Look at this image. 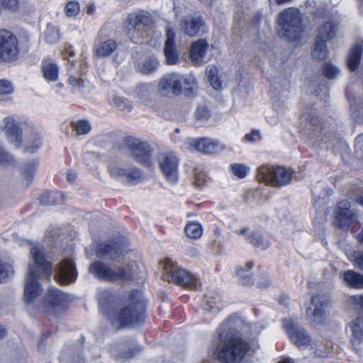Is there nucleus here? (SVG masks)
Listing matches in <instances>:
<instances>
[{
    "mask_svg": "<svg viewBox=\"0 0 363 363\" xmlns=\"http://www.w3.org/2000/svg\"><path fill=\"white\" fill-rule=\"evenodd\" d=\"M246 239L255 247L265 250L269 247V242L265 240L259 232H253L250 235L246 236Z\"/></svg>",
    "mask_w": 363,
    "mask_h": 363,
    "instance_id": "40",
    "label": "nucleus"
},
{
    "mask_svg": "<svg viewBox=\"0 0 363 363\" xmlns=\"http://www.w3.org/2000/svg\"><path fill=\"white\" fill-rule=\"evenodd\" d=\"M113 104L121 111L128 110L129 111L131 109L130 106L128 105L125 101L121 97L114 98L113 99Z\"/></svg>",
    "mask_w": 363,
    "mask_h": 363,
    "instance_id": "56",
    "label": "nucleus"
},
{
    "mask_svg": "<svg viewBox=\"0 0 363 363\" xmlns=\"http://www.w3.org/2000/svg\"><path fill=\"white\" fill-rule=\"evenodd\" d=\"M40 203L45 206L60 204L63 201V195L59 191H45L41 194Z\"/></svg>",
    "mask_w": 363,
    "mask_h": 363,
    "instance_id": "35",
    "label": "nucleus"
},
{
    "mask_svg": "<svg viewBox=\"0 0 363 363\" xmlns=\"http://www.w3.org/2000/svg\"><path fill=\"white\" fill-rule=\"evenodd\" d=\"M208 44L204 39H199L192 43L190 48V58L196 66H201L203 62Z\"/></svg>",
    "mask_w": 363,
    "mask_h": 363,
    "instance_id": "24",
    "label": "nucleus"
},
{
    "mask_svg": "<svg viewBox=\"0 0 363 363\" xmlns=\"http://www.w3.org/2000/svg\"><path fill=\"white\" fill-rule=\"evenodd\" d=\"M284 326L286 328L291 341L298 347L308 345L311 339L304 328L294 323L291 320H285Z\"/></svg>",
    "mask_w": 363,
    "mask_h": 363,
    "instance_id": "18",
    "label": "nucleus"
},
{
    "mask_svg": "<svg viewBox=\"0 0 363 363\" xmlns=\"http://www.w3.org/2000/svg\"><path fill=\"white\" fill-rule=\"evenodd\" d=\"M206 74L208 79L212 77H215L218 74V69L216 66L213 65H208L206 67Z\"/></svg>",
    "mask_w": 363,
    "mask_h": 363,
    "instance_id": "60",
    "label": "nucleus"
},
{
    "mask_svg": "<svg viewBox=\"0 0 363 363\" xmlns=\"http://www.w3.org/2000/svg\"><path fill=\"white\" fill-rule=\"evenodd\" d=\"M313 196L315 202L323 199L328 194L324 184L318 182L312 189Z\"/></svg>",
    "mask_w": 363,
    "mask_h": 363,
    "instance_id": "49",
    "label": "nucleus"
},
{
    "mask_svg": "<svg viewBox=\"0 0 363 363\" xmlns=\"http://www.w3.org/2000/svg\"><path fill=\"white\" fill-rule=\"evenodd\" d=\"M30 255L32 262L28 264L24 287V301L28 303H33L42 292L38 281L50 279L52 273V267L43 248L35 245L31 247Z\"/></svg>",
    "mask_w": 363,
    "mask_h": 363,
    "instance_id": "2",
    "label": "nucleus"
},
{
    "mask_svg": "<svg viewBox=\"0 0 363 363\" xmlns=\"http://www.w3.org/2000/svg\"><path fill=\"white\" fill-rule=\"evenodd\" d=\"M338 27L335 21H325L319 26L317 38L325 41L330 40L337 35Z\"/></svg>",
    "mask_w": 363,
    "mask_h": 363,
    "instance_id": "30",
    "label": "nucleus"
},
{
    "mask_svg": "<svg viewBox=\"0 0 363 363\" xmlns=\"http://www.w3.org/2000/svg\"><path fill=\"white\" fill-rule=\"evenodd\" d=\"M37 166L38 162L33 160L24 164L21 168V174L26 186H28L31 183Z\"/></svg>",
    "mask_w": 363,
    "mask_h": 363,
    "instance_id": "36",
    "label": "nucleus"
},
{
    "mask_svg": "<svg viewBox=\"0 0 363 363\" xmlns=\"http://www.w3.org/2000/svg\"><path fill=\"white\" fill-rule=\"evenodd\" d=\"M77 178V174L74 172H69L67 174V179L69 182H74Z\"/></svg>",
    "mask_w": 363,
    "mask_h": 363,
    "instance_id": "64",
    "label": "nucleus"
},
{
    "mask_svg": "<svg viewBox=\"0 0 363 363\" xmlns=\"http://www.w3.org/2000/svg\"><path fill=\"white\" fill-rule=\"evenodd\" d=\"M159 167L166 178L171 184H175L178 179L177 157L172 152L160 153L157 158Z\"/></svg>",
    "mask_w": 363,
    "mask_h": 363,
    "instance_id": "14",
    "label": "nucleus"
},
{
    "mask_svg": "<svg viewBox=\"0 0 363 363\" xmlns=\"http://www.w3.org/2000/svg\"><path fill=\"white\" fill-rule=\"evenodd\" d=\"M138 266L135 262L107 264L96 261L91 264L89 272L96 279L108 282L127 281L138 276Z\"/></svg>",
    "mask_w": 363,
    "mask_h": 363,
    "instance_id": "4",
    "label": "nucleus"
},
{
    "mask_svg": "<svg viewBox=\"0 0 363 363\" xmlns=\"http://www.w3.org/2000/svg\"><path fill=\"white\" fill-rule=\"evenodd\" d=\"M272 284V281L269 278V276L266 273H262L260 274L259 277V280L257 281V285L260 288H268Z\"/></svg>",
    "mask_w": 363,
    "mask_h": 363,
    "instance_id": "58",
    "label": "nucleus"
},
{
    "mask_svg": "<svg viewBox=\"0 0 363 363\" xmlns=\"http://www.w3.org/2000/svg\"><path fill=\"white\" fill-rule=\"evenodd\" d=\"M96 255L99 258L116 260L123 256V252L117 242H106L97 245Z\"/></svg>",
    "mask_w": 363,
    "mask_h": 363,
    "instance_id": "20",
    "label": "nucleus"
},
{
    "mask_svg": "<svg viewBox=\"0 0 363 363\" xmlns=\"http://www.w3.org/2000/svg\"><path fill=\"white\" fill-rule=\"evenodd\" d=\"M152 23L150 15L141 11L129 14L124 22V28L130 40L138 43L147 35Z\"/></svg>",
    "mask_w": 363,
    "mask_h": 363,
    "instance_id": "8",
    "label": "nucleus"
},
{
    "mask_svg": "<svg viewBox=\"0 0 363 363\" xmlns=\"http://www.w3.org/2000/svg\"><path fill=\"white\" fill-rule=\"evenodd\" d=\"M362 50V45L358 44L350 50L347 59V67L350 71L354 72L358 68Z\"/></svg>",
    "mask_w": 363,
    "mask_h": 363,
    "instance_id": "34",
    "label": "nucleus"
},
{
    "mask_svg": "<svg viewBox=\"0 0 363 363\" xmlns=\"http://www.w3.org/2000/svg\"><path fill=\"white\" fill-rule=\"evenodd\" d=\"M13 161V156L0 146V164H11Z\"/></svg>",
    "mask_w": 363,
    "mask_h": 363,
    "instance_id": "54",
    "label": "nucleus"
},
{
    "mask_svg": "<svg viewBox=\"0 0 363 363\" xmlns=\"http://www.w3.org/2000/svg\"><path fill=\"white\" fill-rule=\"evenodd\" d=\"M3 130L5 131L6 139L16 147L21 146L23 131L18 121L13 117L7 116L4 118Z\"/></svg>",
    "mask_w": 363,
    "mask_h": 363,
    "instance_id": "17",
    "label": "nucleus"
},
{
    "mask_svg": "<svg viewBox=\"0 0 363 363\" xmlns=\"http://www.w3.org/2000/svg\"><path fill=\"white\" fill-rule=\"evenodd\" d=\"M94 157L92 153H86L84 157V161L86 164V165H90V160H91Z\"/></svg>",
    "mask_w": 363,
    "mask_h": 363,
    "instance_id": "63",
    "label": "nucleus"
},
{
    "mask_svg": "<svg viewBox=\"0 0 363 363\" xmlns=\"http://www.w3.org/2000/svg\"><path fill=\"white\" fill-rule=\"evenodd\" d=\"M179 27L189 37L206 32L205 23L199 17L186 16L180 22Z\"/></svg>",
    "mask_w": 363,
    "mask_h": 363,
    "instance_id": "19",
    "label": "nucleus"
},
{
    "mask_svg": "<svg viewBox=\"0 0 363 363\" xmlns=\"http://www.w3.org/2000/svg\"><path fill=\"white\" fill-rule=\"evenodd\" d=\"M166 40L164 43V53L167 64L174 65L178 60V54L174 49V33L169 28L166 30Z\"/></svg>",
    "mask_w": 363,
    "mask_h": 363,
    "instance_id": "28",
    "label": "nucleus"
},
{
    "mask_svg": "<svg viewBox=\"0 0 363 363\" xmlns=\"http://www.w3.org/2000/svg\"><path fill=\"white\" fill-rule=\"evenodd\" d=\"M345 282L350 286L363 289V275L352 270H347L342 274Z\"/></svg>",
    "mask_w": 363,
    "mask_h": 363,
    "instance_id": "33",
    "label": "nucleus"
},
{
    "mask_svg": "<svg viewBox=\"0 0 363 363\" xmlns=\"http://www.w3.org/2000/svg\"><path fill=\"white\" fill-rule=\"evenodd\" d=\"M257 178L267 185L281 186L291 182V172L283 167L263 164L257 169Z\"/></svg>",
    "mask_w": 363,
    "mask_h": 363,
    "instance_id": "9",
    "label": "nucleus"
},
{
    "mask_svg": "<svg viewBox=\"0 0 363 363\" xmlns=\"http://www.w3.org/2000/svg\"><path fill=\"white\" fill-rule=\"evenodd\" d=\"M128 169L123 180L124 182L129 184H135L141 180L143 174L140 169L128 167Z\"/></svg>",
    "mask_w": 363,
    "mask_h": 363,
    "instance_id": "41",
    "label": "nucleus"
},
{
    "mask_svg": "<svg viewBox=\"0 0 363 363\" xmlns=\"http://www.w3.org/2000/svg\"><path fill=\"white\" fill-rule=\"evenodd\" d=\"M13 88L9 81H0V95H7L13 92Z\"/></svg>",
    "mask_w": 363,
    "mask_h": 363,
    "instance_id": "55",
    "label": "nucleus"
},
{
    "mask_svg": "<svg viewBox=\"0 0 363 363\" xmlns=\"http://www.w3.org/2000/svg\"><path fill=\"white\" fill-rule=\"evenodd\" d=\"M355 152L359 158H363V134L359 135L355 140Z\"/></svg>",
    "mask_w": 363,
    "mask_h": 363,
    "instance_id": "57",
    "label": "nucleus"
},
{
    "mask_svg": "<svg viewBox=\"0 0 363 363\" xmlns=\"http://www.w3.org/2000/svg\"><path fill=\"white\" fill-rule=\"evenodd\" d=\"M312 55L318 60H325L328 55L326 41L316 38V40L312 50Z\"/></svg>",
    "mask_w": 363,
    "mask_h": 363,
    "instance_id": "38",
    "label": "nucleus"
},
{
    "mask_svg": "<svg viewBox=\"0 0 363 363\" xmlns=\"http://www.w3.org/2000/svg\"><path fill=\"white\" fill-rule=\"evenodd\" d=\"M232 173L239 179L245 178L249 173L250 168L245 164L235 163L230 165Z\"/></svg>",
    "mask_w": 363,
    "mask_h": 363,
    "instance_id": "48",
    "label": "nucleus"
},
{
    "mask_svg": "<svg viewBox=\"0 0 363 363\" xmlns=\"http://www.w3.org/2000/svg\"><path fill=\"white\" fill-rule=\"evenodd\" d=\"M163 268V279L168 282L197 289L199 284L196 278L184 269L180 268L175 262L170 258H166L161 262Z\"/></svg>",
    "mask_w": 363,
    "mask_h": 363,
    "instance_id": "7",
    "label": "nucleus"
},
{
    "mask_svg": "<svg viewBox=\"0 0 363 363\" xmlns=\"http://www.w3.org/2000/svg\"><path fill=\"white\" fill-rule=\"evenodd\" d=\"M195 78L191 74H180L176 72L164 75L157 85V91L164 96L174 94L176 96L184 93L190 95L196 90Z\"/></svg>",
    "mask_w": 363,
    "mask_h": 363,
    "instance_id": "5",
    "label": "nucleus"
},
{
    "mask_svg": "<svg viewBox=\"0 0 363 363\" xmlns=\"http://www.w3.org/2000/svg\"><path fill=\"white\" fill-rule=\"evenodd\" d=\"M254 267L255 262L252 261L235 267V274L239 279L242 284L250 286L254 284L253 274L251 272Z\"/></svg>",
    "mask_w": 363,
    "mask_h": 363,
    "instance_id": "29",
    "label": "nucleus"
},
{
    "mask_svg": "<svg viewBox=\"0 0 363 363\" xmlns=\"http://www.w3.org/2000/svg\"><path fill=\"white\" fill-rule=\"evenodd\" d=\"M187 150H195L203 154H217L224 149V146L217 140L208 138L199 139L188 138L184 143Z\"/></svg>",
    "mask_w": 363,
    "mask_h": 363,
    "instance_id": "15",
    "label": "nucleus"
},
{
    "mask_svg": "<svg viewBox=\"0 0 363 363\" xmlns=\"http://www.w3.org/2000/svg\"><path fill=\"white\" fill-rule=\"evenodd\" d=\"M117 47V43L113 39L105 38L100 35L99 42L95 45L94 54L99 57H106L112 55Z\"/></svg>",
    "mask_w": 363,
    "mask_h": 363,
    "instance_id": "26",
    "label": "nucleus"
},
{
    "mask_svg": "<svg viewBox=\"0 0 363 363\" xmlns=\"http://www.w3.org/2000/svg\"><path fill=\"white\" fill-rule=\"evenodd\" d=\"M350 328L352 333L351 342L352 345H358L363 340V318H357L353 320L350 325Z\"/></svg>",
    "mask_w": 363,
    "mask_h": 363,
    "instance_id": "32",
    "label": "nucleus"
},
{
    "mask_svg": "<svg viewBox=\"0 0 363 363\" xmlns=\"http://www.w3.org/2000/svg\"><path fill=\"white\" fill-rule=\"evenodd\" d=\"M331 306V302L326 297L315 294L311 297V306L306 308V315L311 321L322 324L328 317Z\"/></svg>",
    "mask_w": 363,
    "mask_h": 363,
    "instance_id": "11",
    "label": "nucleus"
},
{
    "mask_svg": "<svg viewBox=\"0 0 363 363\" xmlns=\"http://www.w3.org/2000/svg\"><path fill=\"white\" fill-rule=\"evenodd\" d=\"M211 116L210 111L205 106H199L194 112L195 119L201 124L206 123Z\"/></svg>",
    "mask_w": 363,
    "mask_h": 363,
    "instance_id": "45",
    "label": "nucleus"
},
{
    "mask_svg": "<svg viewBox=\"0 0 363 363\" xmlns=\"http://www.w3.org/2000/svg\"><path fill=\"white\" fill-rule=\"evenodd\" d=\"M123 143L137 162L146 167L152 165V149L147 143L132 136L125 138Z\"/></svg>",
    "mask_w": 363,
    "mask_h": 363,
    "instance_id": "13",
    "label": "nucleus"
},
{
    "mask_svg": "<svg viewBox=\"0 0 363 363\" xmlns=\"http://www.w3.org/2000/svg\"><path fill=\"white\" fill-rule=\"evenodd\" d=\"M245 139L250 142H255L261 139L260 133L258 130H253L250 134H246Z\"/></svg>",
    "mask_w": 363,
    "mask_h": 363,
    "instance_id": "61",
    "label": "nucleus"
},
{
    "mask_svg": "<svg viewBox=\"0 0 363 363\" xmlns=\"http://www.w3.org/2000/svg\"><path fill=\"white\" fill-rule=\"evenodd\" d=\"M231 318L225 320L219 329V341L214 354L221 363H240L250 354V343L237 331L231 329Z\"/></svg>",
    "mask_w": 363,
    "mask_h": 363,
    "instance_id": "1",
    "label": "nucleus"
},
{
    "mask_svg": "<svg viewBox=\"0 0 363 363\" xmlns=\"http://www.w3.org/2000/svg\"><path fill=\"white\" fill-rule=\"evenodd\" d=\"M54 278L62 284H70L77 278L75 264L70 259L61 260L55 269Z\"/></svg>",
    "mask_w": 363,
    "mask_h": 363,
    "instance_id": "16",
    "label": "nucleus"
},
{
    "mask_svg": "<svg viewBox=\"0 0 363 363\" xmlns=\"http://www.w3.org/2000/svg\"><path fill=\"white\" fill-rule=\"evenodd\" d=\"M79 11V5L77 1H70L65 6V13L69 17L77 16Z\"/></svg>",
    "mask_w": 363,
    "mask_h": 363,
    "instance_id": "52",
    "label": "nucleus"
},
{
    "mask_svg": "<svg viewBox=\"0 0 363 363\" xmlns=\"http://www.w3.org/2000/svg\"><path fill=\"white\" fill-rule=\"evenodd\" d=\"M18 0H0V8L15 11L18 8Z\"/></svg>",
    "mask_w": 363,
    "mask_h": 363,
    "instance_id": "53",
    "label": "nucleus"
},
{
    "mask_svg": "<svg viewBox=\"0 0 363 363\" xmlns=\"http://www.w3.org/2000/svg\"><path fill=\"white\" fill-rule=\"evenodd\" d=\"M24 130L26 134L25 151L26 152L33 153L42 146L40 132L33 125H28Z\"/></svg>",
    "mask_w": 363,
    "mask_h": 363,
    "instance_id": "21",
    "label": "nucleus"
},
{
    "mask_svg": "<svg viewBox=\"0 0 363 363\" xmlns=\"http://www.w3.org/2000/svg\"><path fill=\"white\" fill-rule=\"evenodd\" d=\"M135 91L140 102L147 106L150 96V86L145 83L138 84Z\"/></svg>",
    "mask_w": 363,
    "mask_h": 363,
    "instance_id": "42",
    "label": "nucleus"
},
{
    "mask_svg": "<svg viewBox=\"0 0 363 363\" xmlns=\"http://www.w3.org/2000/svg\"><path fill=\"white\" fill-rule=\"evenodd\" d=\"M13 272V266L11 264L0 260V282L2 279L12 275Z\"/></svg>",
    "mask_w": 363,
    "mask_h": 363,
    "instance_id": "51",
    "label": "nucleus"
},
{
    "mask_svg": "<svg viewBox=\"0 0 363 363\" xmlns=\"http://www.w3.org/2000/svg\"><path fill=\"white\" fill-rule=\"evenodd\" d=\"M184 231L187 237L192 239L199 238L202 235V227L196 222H190L184 228Z\"/></svg>",
    "mask_w": 363,
    "mask_h": 363,
    "instance_id": "39",
    "label": "nucleus"
},
{
    "mask_svg": "<svg viewBox=\"0 0 363 363\" xmlns=\"http://www.w3.org/2000/svg\"><path fill=\"white\" fill-rule=\"evenodd\" d=\"M80 67L81 65H77L72 62L67 68V83L74 91H79L84 86V79H82Z\"/></svg>",
    "mask_w": 363,
    "mask_h": 363,
    "instance_id": "27",
    "label": "nucleus"
},
{
    "mask_svg": "<svg viewBox=\"0 0 363 363\" xmlns=\"http://www.w3.org/2000/svg\"><path fill=\"white\" fill-rule=\"evenodd\" d=\"M324 72L328 78L334 79L340 74V71L334 65L327 62L324 63Z\"/></svg>",
    "mask_w": 363,
    "mask_h": 363,
    "instance_id": "50",
    "label": "nucleus"
},
{
    "mask_svg": "<svg viewBox=\"0 0 363 363\" xmlns=\"http://www.w3.org/2000/svg\"><path fill=\"white\" fill-rule=\"evenodd\" d=\"M17 38L6 30H0V60L11 62L18 57Z\"/></svg>",
    "mask_w": 363,
    "mask_h": 363,
    "instance_id": "12",
    "label": "nucleus"
},
{
    "mask_svg": "<svg viewBox=\"0 0 363 363\" xmlns=\"http://www.w3.org/2000/svg\"><path fill=\"white\" fill-rule=\"evenodd\" d=\"M303 130L310 136L319 137L322 128H320L319 118L314 113H304L301 116Z\"/></svg>",
    "mask_w": 363,
    "mask_h": 363,
    "instance_id": "23",
    "label": "nucleus"
},
{
    "mask_svg": "<svg viewBox=\"0 0 363 363\" xmlns=\"http://www.w3.org/2000/svg\"><path fill=\"white\" fill-rule=\"evenodd\" d=\"M350 204L347 201H341L336 208V220L340 227L349 226L354 219V215L350 210Z\"/></svg>",
    "mask_w": 363,
    "mask_h": 363,
    "instance_id": "25",
    "label": "nucleus"
},
{
    "mask_svg": "<svg viewBox=\"0 0 363 363\" xmlns=\"http://www.w3.org/2000/svg\"><path fill=\"white\" fill-rule=\"evenodd\" d=\"M70 301L71 298L67 294L57 289L50 288L38 308L44 313L56 315L63 311Z\"/></svg>",
    "mask_w": 363,
    "mask_h": 363,
    "instance_id": "10",
    "label": "nucleus"
},
{
    "mask_svg": "<svg viewBox=\"0 0 363 363\" xmlns=\"http://www.w3.org/2000/svg\"><path fill=\"white\" fill-rule=\"evenodd\" d=\"M41 69L44 79L48 82H55L58 79L59 67L51 59L43 60Z\"/></svg>",
    "mask_w": 363,
    "mask_h": 363,
    "instance_id": "31",
    "label": "nucleus"
},
{
    "mask_svg": "<svg viewBox=\"0 0 363 363\" xmlns=\"http://www.w3.org/2000/svg\"><path fill=\"white\" fill-rule=\"evenodd\" d=\"M277 22L282 37L290 41L301 38L303 33L302 14L298 9L291 7L284 10L279 15Z\"/></svg>",
    "mask_w": 363,
    "mask_h": 363,
    "instance_id": "6",
    "label": "nucleus"
},
{
    "mask_svg": "<svg viewBox=\"0 0 363 363\" xmlns=\"http://www.w3.org/2000/svg\"><path fill=\"white\" fill-rule=\"evenodd\" d=\"M72 127L78 135H86L91 130V124L86 120H79L72 122Z\"/></svg>",
    "mask_w": 363,
    "mask_h": 363,
    "instance_id": "43",
    "label": "nucleus"
},
{
    "mask_svg": "<svg viewBox=\"0 0 363 363\" xmlns=\"http://www.w3.org/2000/svg\"><path fill=\"white\" fill-rule=\"evenodd\" d=\"M354 264L357 267L363 270V252H359L355 256Z\"/></svg>",
    "mask_w": 363,
    "mask_h": 363,
    "instance_id": "62",
    "label": "nucleus"
},
{
    "mask_svg": "<svg viewBox=\"0 0 363 363\" xmlns=\"http://www.w3.org/2000/svg\"><path fill=\"white\" fill-rule=\"evenodd\" d=\"M118 298L111 290H101L98 296V302L100 311L106 315L108 318V314L114 311L116 305L118 303Z\"/></svg>",
    "mask_w": 363,
    "mask_h": 363,
    "instance_id": "22",
    "label": "nucleus"
},
{
    "mask_svg": "<svg viewBox=\"0 0 363 363\" xmlns=\"http://www.w3.org/2000/svg\"><path fill=\"white\" fill-rule=\"evenodd\" d=\"M145 301L140 291H132L126 302L108 314L115 329L131 327L145 318Z\"/></svg>",
    "mask_w": 363,
    "mask_h": 363,
    "instance_id": "3",
    "label": "nucleus"
},
{
    "mask_svg": "<svg viewBox=\"0 0 363 363\" xmlns=\"http://www.w3.org/2000/svg\"><path fill=\"white\" fill-rule=\"evenodd\" d=\"M208 82L214 89L219 90L222 88V81L220 79L218 74L215 77L208 79Z\"/></svg>",
    "mask_w": 363,
    "mask_h": 363,
    "instance_id": "59",
    "label": "nucleus"
},
{
    "mask_svg": "<svg viewBox=\"0 0 363 363\" xmlns=\"http://www.w3.org/2000/svg\"><path fill=\"white\" fill-rule=\"evenodd\" d=\"M44 37L48 43H55L60 39L59 30L55 26L48 25L46 30L44 33Z\"/></svg>",
    "mask_w": 363,
    "mask_h": 363,
    "instance_id": "46",
    "label": "nucleus"
},
{
    "mask_svg": "<svg viewBox=\"0 0 363 363\" xmlns=\"http://www.w3.org/2000/svg\"><path fill=\"white\" fill-rule=\"evenodd\" d=\"M159 67V61L154 57L146 59L142 66L140 71L146 74H150L156 71Z\"/></svg>",
    "mask_w": 363,
    "mask_h": 363,
    "instance_id": "44",
    "label": "nucleus"
},
{
    "mask_svg": "<svg viewBox=\"0 0 363 363\" xmlns=\"http://www.w3.org/2000/svg\"><path fill=\"white\" fill-rule=\"evenodd\" d=\"M208 179V177L203 171L200 169H195L194 184L196 187L201 188L207 184Z\"/></svg>",
    "mask_w": 363,
    "mask_h": 363,
    "instance_id": "47",
    "label": "nucleus"
},
{
    "mask_svg": "<svg viewBox=\"0 0 363 363\" xmlns=\"http://www.w3.org/2000/svg\"><path fill=\"white\" fill-rule=\"evenodd\" d=\"M128 165L124 163H114L108 167V171L111 177L121 179L123 182L128 172Z\"/></svg>",
    "mask_w": 363,
    "mask_h": 363,
    "instance_id": "37",
    "label": "nucleus"
}]
</instances>
